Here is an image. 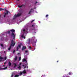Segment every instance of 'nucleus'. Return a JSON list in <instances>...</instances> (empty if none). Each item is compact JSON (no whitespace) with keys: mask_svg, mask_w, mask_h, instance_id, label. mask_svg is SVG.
I'll return each instance as SVG.
<instances>
[{"mask_svg":"<svg viewBox=\"0 0 77 77\" xmlns=\"http://www.w3.org/2000/svg\"><path fill=\"white\" fill-rule=\"evenodd\" d=\"M11 45H10V47H9V48H8V50H10L11 49Z\"/></svg>","mask_w":77,"mask_h":77,"instance_id":"6ab92c4d","label":"nucleus"},{"mask_svg":"<svg viewBox=\"0 0 77 77\" xmlns=\"http://www.w3.org/2000/svg\"><path fill=\"white\" fill-rule=\"evenodd\" d=\"M48 17V14H47L46 15L45 17L46 18V17Z\"/></svg>","mask_w":77,"mask_h":77,"instance_id":"f704fd0d","label":"nucleus"},{"mask_svg":"<svg viewBox=\"0 0 77 77\" xmlns=\"http://www.w3.org/2000/svg\"><path fill=\"white\" fill-rule=\"evenodd\" d=\"M34 33H36V32H34Z\"/></svg>","mask_w":77,"mask_h":77,"instance_id":"6e6d98bb","label":"nucleus"},{"mask_svg":"<svg viewBox=\"0 0 77 77\" xmlns=\"http://www.w3.org/2000/svg\"><path fill=\"white\" fill-rule=\"evenodd\" d=\"M0 61H1H1H2V59H0Z\"/></svg>","mask_w":77,"mask_h":77,"instance_id":"49530a36","label":"nucleus"},{"mask_svg":"<svg viewBox=\"0 0 77 77\" xmlns=\"http://www.w3.org/2000/svg\"><path fill=\"white\" fill-rule=\"evenodd\" d=\"M4 10V8H0V11H3Z\"/></svg>","mask_w":77,"mask_h":77,"instance_id":"412c9836","label":"nucleus"},{"mask_svg":"<svg viewBox=\"0 0 77 77\" xmlns=\"http://www.w3.org/2000/svg\"><path fill=\"white\" fill-rule=\"evenodd\" d=\"M33 21H35V20H32V21L31 22V23H33Z\"/></svg>","mask_w":77,"mask_h":77,"instance_id":"72a5a7b5","label":"nucleus"},{"mask_svg":"<svg viewBox=\"0 0 77 77\" xmlns=\"http://www.w3.org/2000/svg\"><path fill=\"white\" fill-rule=\"evenodd\" d=\"M23 73V72H20L19 73L20 75H22Z\"/></svg>","mask_w":77,"mask_h":77,"instance_id":"aec40b11","label":"nucleus"},{"mask_svg":"<svg viewBox=\"0 0 77 77\" xmlns=\"http://www.w3.org/2000/svg\"><path fill=\"white\" fill-rule=\"evenodd\" d=\"M27 68H28V66H27Z\"/></svg>","mask_w":77,"mask_h":77,"instance_id":"bf43d9fd","label":"nucleus"},{"mask_svg":"<svg viewBox=\"0 0 77 77\" xmlns=\"http://www.w3.org/2000/svg\"><path fill=\"white\" fill-rule=\"evenodd\" d=\"M2 70H5V69H8V67L6 66L5 67L2 68Z\"/></svg>","mask_w":77,"mask_h":77,"instance_id":"20e7f679","label":"nucleus"},{"mask_svg":"<svg viewBox=\"0 0 77 77\" xmlns=\"http://www.w3.org/2000/svg\"><path fill=\"white\" fill-rule=\"evenodd\" d=\"M36 45V44H35V45Z\"/></svg>","mask_w":77,"mask_h":77,"instance_id":"052dcab7","label":"nucleus"},{"mask_svg":"<svg viewBox=\"0 0 77 77\" xmlns=\"http://www.w3.org/2000/svg\"><path fill=\"white\" fill-rule=\"evenodd\" d=\"M3 59V57H0V59Z\"/></svg>","mask_w":77,"mask_h":77,"instance_id":"2f4dec72","label":"nucleus"},{"mask_svg":"<svg viewBox=\"0 0 77 77\" xmlns=\"http://www.w3.org/2000/svg\"><path fill=\"white\" fill-rule=\"evenodd\" d=\"M8 65H9V66H11V65H12V63H11V61H10L9 62Z\"/></svg>","mask_w":77,"mask_h":77,"instance_id":"9b49d317","label":"nucleus"},{"mask_svg":"<svg viewBox=\"0 0 77 77\" xmlns=\"http://www.w3.org/2000/svg\"><path fill=\"white\" fill-rule=\"evenodd\" d=\"M15 50H14L13 51V53H15Z\"/></svg>","mask_w":77,"mask_h":77,"instance_id":"58836bf2","label":"nucleus"},{"mask_svg":"<svg viewBox=\"0 0 77 77\" xmlns=\"http://www.w3.org/2000/svg\"><path fill=\"white\" fill-rule=\"evenodd\" d=\"M14 67H15L17 66V64H16L15 63H14Z\"/></svg>","mask_w":77,"mask_h":77,"instance_id":"393cba45","label":"nucleus"},{"mask_svg":"<svg viewBox=\"0 0 77 77\" xmlns=\"http://www.w3.org/2000/svg\"><path fill=\"white\" fill-rule=\"evenodd\" d=\"M6 62H5L4 63V65H5V64H6Z\"/></svg>","mask_w":77,"mask_h":77,"instance_id":"a18cd8bd","label":"nucleus"},{"mask_svg":"<svg viewBox=\"0 0 77 77\" xmlns=\"http://www.w3.org/2000/svg\"><path fill=\"white\" fill-rule=\"evenodd\" d=\"M35 39L34 40V42L35 43H36V42H37V39H36V38H35Z\"/></svg>","mask_w":77,"mask_h":77,"instance_id":"a211bd4d","label":"nucleus"},{"mask_svg":"<svg viewBox=\"0 0 77 77\" xmlns=\"http://www.w3.org/2000/svg\"><path fill=\"white\" fill-rule=\"evenodd\" d=\"M21 57H19V61H20V60H21Z\"/></svg>","mask_w":77,"mask_h":77,"instance_id":"a878e982","label":"nucleus"},{"mask_svg":"<svg viewBox=\"0 0 77 77\" xmlns=\"http://www.w3.org/2000/svg\"><path fill=\"white\" fill-rule=\"evenodd\" d=\"M27 63H26V66H25L24 67V69H25V68H26V66H27Z\"/></svg>","mask_w":77,"mask_h":77,"instance_id":"bb28decb","label":"nucleus"},{"mask_svg":"<svg viewBox=\"0 0 77 77\" xmlns=\"http://www.w3.org/2000/svg\"><path fill=\"white\" fill-rule=\"evenodd\" d=\"M25 53H27V52H28V51H25Z\"/></svg>","mask_w":77,"mask_h":77,"instance_id":"ea45409f","label":"nucleus"},{"mask_svg":"<svg viewBox=\"0 0 77 77\" xmlns=\"http://www.w3.org/2000/svg\"><path fill=\"white\" fill-rule=\"evenodd\" d=\"M0 45H1V46L2 48H3V47H4L3 45V44H1Z\"/></svg>","mask_w":77,"mask_h":77,"instance_id":"5701e85b","label":"nucleus"},{"mask_svg":"<svg viewBox=\"0 0 77 77\" xmlns=\"http://www.w3.org/2000/svg\"><path fill=\"white\" fill-rule=\"evenodd\" d=\"M3 66H4V67H5V65H3Z\"/></svg>","mask_w":77,"mask_h":77,"instance_id":"8fccbe9b","label":"nucleus"},{"mask_svg":"<svg viewBox=\"0 0 77 77\" xmlns=\"http://www.w3.org/2000/svg\"><path fill=\"white\" fill-rule=\"evenodd\" d=\"M5 11H6V13H5V15H8V13H9V11H8L6 10H5Z\"/></svg>","mask_w":77,"mask_h":77,"instance_id":"1a4fd4ad","label":"nucleus"},{"mask_svg":"<svg viewBox=\"0 0 77 77\" xmlns=\"http://www.w3.org/2000/svg\"><path fill=\"white\" fill-rule=\"evenodd\" d=\"M17 1H20V0H17Z\"/></svg>","mask_w":77,"mask_h":77,"instance_id":"13d9d810","label":"nucleus"},{"mask_svg":"<svg viewBox=\"0 0 77 77\" xmlns=\"http://www.w3.org/2000/svg\"><path fill=\"white\" fill-rule=\"evenodd\" d=\"M26 46H23L22 48V50H25V49H26Z\"/></svg>","mask_w":77,"mask_h":77,"instance_id":"423d86ee","label":"nucleus"},{"mask_svg":"<svg viewBox=\"0 0 77 77\" xmlns=\"http://www.w3.org/2000/svg\"><path fill=\"white\" fill-rule=\"evenodd\" d=\"M69 75H71V72H69Z\"/></svg>","mask_w":77,"mask_h":77,"instance_id":"c756f323","label":"nucleus"},{"mask_svg":"<svg viewBox=\"0 0 77 77\" xmlns=\"http://www.w3.org/2000/svg\"><path fill=\"white\" fill-rule=\"evenodd\" d=\"M19 77V75H15L14 76V77Z\"/></svg>","mask_w":77,"mask_h":77,"instance_id":"4be33fe9","label":"nucleus"},{"mask_svg":"<svg viewBox=\"0 0 77 77\" xmlns=\"http://www.w3.org/2000/svg\"><path fill=\"white\" fill-rule=\"evenodd\" d=\"M32 45H33V46H34V44H33V43H32Z\"/></svg>","mask_w":77,"mask_h":77,"instance_id":"79ce46f5","label":"nucleus"},{"mask_svg":"<svg viewBox=\"0 0 77 77\" xmlns=\"http://www.w3.org/2000/svg\"><path fill=\"white\" fill-rule=\"evenodd\" d=\"M14 75H15L14 73H12L11 74V75H13V76H14Z\"/></svg>","mask_w":77,"mask_h":77,"instance_id":"473e14b6","label":"nucleus"},{"mask_svg":"<svg viewBox=\"0 0 77 77\" xmlns=\"http://www.w3.org/2000/svg\"><path fill=\"white\" fill-rule=\"evenodd\" d=\"M22 73L23 74H26V71L25 69H24L23 71L22 72Z\"/></svg>","mask_w":77,"mask_h":77,"instance_id":"6e6552de","label":"nucleus"},{"mask_svg":"<svg viewBox=\"0 0 77 77\" xmlns=\"http://www.w3.org/2000/svg\"><path fill=\"white\" fill-rule=\"evenodd\" d=\"M17 51H18V47H17Z\"/></svg>","mask_w":77,"mask_h":77,"instance_id":"e433bc0d","label":"nucleus"},{"mask_svg":"<svg viewBox=\"0 0 77 77\" xmlns=\"http://www.w3.org/2000/svg\"><path fill=\"white\" fill-rule=\"evenodd\" d=\"M20 54V53H17V54Z\"/></svg>","mask_w":77,"mask_h":77,"instance_id":"09e8293b","label":"nucleus"},{"mask_svg":"<svg viewBox=\"0 0 77 77\" xmlns=\"http://www.w3.org/2000/svg\"><path fill=\"white\" fill-rule=\"evenodd\" d=\"M17 15H15L14 16V17L13 19V20H15V18H17Z\"/></svg>","mask_w":77,"mask_h":77,"instance_id":"f3484780","label":"nucleus"},{"mask_svg":"<svg viewBox=\"0 0 77 77\" xmlns=\"http://www.w3.org/2000/svg\"><path fill=\"white\" fill-rule=\"evenodd\" d=\"M13 75H11V77H13Z\"/></svg>","mask_w":77,"mask_h":77,"instance_id":"3c124183","label":"nucleus"},{"mask_svg":"<svg viewBox=\"0 0 77 77\" xmlns=\"http://www.w3.org/2000/svg\"><path fill=\"white\" fill-rule=\"evenodd\" d=\"M11 35L12 36H13V39H14V38H15V35L14 34V33L13 32H12L11 33Z\"/></svg>","mask_w":77,"mask_h":77,"instance_id":"7ed1b4c3","label":"nucleus"},{"mask_svg":"<svg viewBox=\"0 0 77 77\" xmlns=\"http://www.w3.org/2000/svg\"><path fill=\"white\" fill-rule=\"evenodd\" d=\"M59 62V61H57V62Z\"/></svg>","mask_w":77,"mask_h":77,"instance_id":"4d7b16f0","label":"nucleus"},{"mask_svg":"<svg viewBox=\"0 0 77 77\" xmlns=\"http://www.w3.org/2000/svg\"><path fill=\"white\" fill-rule=\"evenodd\" d=\"M0 70H2V68H0Z\"/></svg>","mask_w":77,"mask_h":77,"instance_id":"37998d69","label":"nucleus"},{"mask_svg":"<svg viewBox=\"0 0 77 77\" xmlns=\"http://www.w3.org/2000/svg\"><path fill=\"white\" fill-rule=\"evenodd\" d=\"M10 31H9L7 32V33H8V34H9L10 33Z\"/></svg>","mask_w":77,"mask_h":77,"instance_id":"7c9ffc66","label":"nucleus"},{"mask_svg":"<svg viewBox=\"0 0 77 77\" xmlns=\"http://www.w3.org/2000/svg\"><path fill=\"white\" fill-rule=\"evenodd\" d=\"M35 25H32V27H34V29H32V30H35Z\"/></svg>","mask_w":77,"mask_h":77,"instance_id":"f8f14e48","label":"nucleus"},{"mask_svg":"<svg viewBox=\"0 0 77 77\" xmlns=\"http://www.w3.org/2000/svg\"><path fill=\"white\" fill-rule=\"evenodd\" d=\"M24 66V65H22V66Z\"/></svg>","mask_w":77,"mask_h":77,"instance_id":"864d4df0","label":"nucleus"},{"mask_svg":"<svg viewBox=\"0 0 77 77\" xmlns=\"http://www.w3.org/2000/svg\"><path fill=\"white\" fill-rule=\"evenodd\" d=\"M29 48H30V49H31V48H32V47H30V46H29Z\"/></svg>","mask_w":77,"mask_h":77,"instance_id":"de8ad7c7","label":"nucleus"},{"mask_svg":"<svg viewBox=\"0 0 77 77\" xmlns=\"http://www.w3.org/2000/svg\"><path fill=\"white\" fill-rule=\"evenodd\" d=\"M21 13H18L17 15H16V16L17 17H20V16H21Z\"/></svg>","mask_w":77,"mask_h":77,"instance_id":"39448f33","label":"nucleus"},{"mask_svg":"<svg viewBox=\"0 0 77 77\" xmlns=\"http://www.w3.org/2000/svg\"><path fill=\"white\" fill-rule=\"evenodd\" d=\"M18 69H21V66H19L18 67Z\"/></svg>","mask_w":77,"mask_h":77,"instance_id":"b1692460","label":"nucleus"},{"mask_svg":"<svg viewBox=\"0 0 77 77\" xmlns=\"http://www.w3.org/2000/svg\"><path fill=\"white\" fill-rule=\"evenodd\" d=\"M21 63H20L19 64V66H21Z\"/></svg>","mask_w":77,"mask_h":77,"instance_id":"c9c22d12","label":"nucleus"},{"mask_svg":"<svg viewBox=\"0 0 77 77\" xmlns=\"http://www.w3.org/2000/svg\"><path fill=\"white\" fill-rule=\"evenodd\" d=\"M31 10H33V9H32V8H31Z\"/></svg>","mask_w":77,"mask_h":77,"instance_id":"5fc2aeb1","label":"nucleus"},{"mask_svg":"<svg viewBox=\"0 0 77 77\" xmlns=\"http://www.w3.org/2000/svg\"><path fill=\"white\" fill-rule=\"evenodd\" d=\"M37 3H38V2H36L35 4H36Z\"/></svg>","mask_w":77,"mask_h":77,"instance_id":"603ef678","label":"nucleus"},{"mask_svg":"<svg viewBox=\"0 0 77 77\" xmlns=\"http://www.w3.org/2000/svg\"><path fill=\"white\" fill-rule=\"evenodd\" d=\"M24 5H22L21 6H20V5H18V8H22V7L23 6V7H24Z\"/></svg>","mask_w":77,"mask_h":77,"instance_id":"0eeeda50","label":"nucleus"},{"mask_svg":"<svg viewBox=\"0 0 77 77\" xmlns=\"http://www.w3.org/2000/svg\"><path fill=\"white\" fill-rule=\"evenodd\" d=\"M6 14H5V15H4V18H5V17H6Z\"/></svg>","mask_w":77,"mask_h":77,"instance_id":"4c0bfd02","label":"nucleus"},{"mask_svg":"<svg viewBox=\"0 0 77 77\" xmlns=\"http://www.w3.org/2000/svg\"><path fill=\"white\" fill-rule=\"evenodd\" d=\"M32 12V11H30L29 12V13H28V14H30V13H31V12Z\"/></svg>","mask_w":77,"mask_h":77,"instance_id":"cd10ccee","label":"nucleus"},{"mask_svg":"<svg viewBox=\"0 0 77 77\" xmlns=\"http://www.w3.org/2000/svg\"><path fill=\"white\" fill-rule=\"evenodd\" d=\"M7 59V57H5V60H6Z\"/></svg>","mask_w":77,"mask_h":77,"instance_id":"c85d7f7f","label":"nucleus"},{"mask_svg":"<svg viewBox=\"0 0 77 77\" xmlns=\"http://www.w3.org/2000/svg\"><path fill=\"white\" fill-rule=\"evenodd\" d=\"M21 45H22V44L20 43V45H18L19 48H21Z\"/></svg>","mask_w":77,"mask_h":77,"instance_id":"4468645a","label":"nucleus"},{"mask_svg":"<svg viewBox=\"0 0 77 77\" xmlns=\"http://www.w3.org/2000/svg\"><path fill=\"white\" fill-rule=\"evenodd\" d=\"M17 60V56H15V58H14V60L15 61H16Z\"/></svg>","mask_w":77,"mask_h":77,"instance_id":"9d476101","label":"nucleus"},{"mask_svg":"<svg viewBox=\"0 0 77 77\" xmlns=\"http://www.w3.org/2000/svg\"><path fill=\"white\" fill-rule=\"evenodd\" d=\"M0 70H2V68H0Z\"/></svg>","mask_w":77,"mask_h":77,"instance_id":"c03bdc74","label":"nucleus"},{"mask_svg":"<svg viewBox=\"0 0 77 77\" xmlns=\"http://www.w3.org/2000/svg\"><path fill=\"white\" fill-rule=\"evenodd\" d=\"M14 41L13 40H11V46H14L15 45V42L14 43Z\"/></svg>","mask_w":77,"mask_h":77,"instance_id":"f257e3e1","label":"nucleus"},{"mask_svg":"<svg viewBox=\"0 0 77 77\" xmlns=\"http://www.w3.org/2000/svg\"><path fill=\"white\" fill-rule=\"evenodd\" d=\"M10 31H11V32H15V29H12L11 30H10Z\"/></svg>","mask_w":77,"mask_h":77,"instance_id":"ddd939ff","label":"nucleus"},{"mask_svg":"<svg viewBox=\"0 0 77 77\" xmlns=\"http://www.w3.org/2000/svg\"><path fill=\"white\" fill-rule=\"evenodd\" d=\"M23 62H26L27 63V60H26L25 59H23Z\"/></svg>","mask_w":77,"mask_h":77,"instance_id":"dca6fc26","label":"nucleus"},{"mask_svg":"<svg viewBox=\"0 0 77 77\" xmlns=\"http://www.w3.org/2000/svg\"><path fill=\"white\" fill-rule=\"evenodd\" d=\"M23 32H25V29H23Z\"/></svg>","mask_w":77,"mask_h":77,"instance_id":"a19ab883","label":"nucleus"},{"mask_svg":"<svg viewBox=\"0 0 77 77\" xmlns=\"http://www.w3.org/2000/svg\"><path fill=\"white\" fill-rule=\"evenodd\" d=\"M30 39L29 38L27 40L26 43L28 44H30Z\"/></svg>","mask_w":77,"mask_h":77,"instance_id":"f03ea898","label":"nucleus"},{"mask_svg":"<svg viewBox=\"0 0 77 77\" xmlns=\"http://www.w3.org/2000/svg\"><path fill=\"white\" fill-rule=\"evenodd\" d=\"M21 37L22 38L23 37L24 39H26V37L24 36V34H23L21 35Z\"/></svg>","mask_w":77,"mask_h":77,"instance_id":"2eb2a0df","label":"nucleus"}]
</instances>
